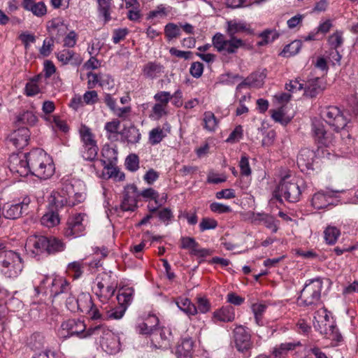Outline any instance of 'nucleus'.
<instances>
[{
	"label": "nucleus",
	"mask_w": 358,
	"mask_h": 358,
	"mask_svg": "<svg viewBox=\"0 0 358 358\" xmlns=\"http://www.w3.org/2000/svg\"><path fill=\"white\" fill-rule=\"evenodd\" d=\"M197 305V311L199 310L201 313H206L210 310V303L205 297H198Z\"/></svg>",
	"instance_id": "obj_64"
},
{
	"label": "nucleus",
	"mask_w": 358,
	"mask_h": 358,
	"mask_svg": "<svg viewBox=\"0 0 358 358\" xmlns=\"http://www.w3.org/2000/svg\"><path fill=\"white\" fill-rule=\"evenodd\" d=\"M156 103L168 106L169 102L171 99V94L166 91H160L154 96Z\"/></svg>",
	"instance_id": "obj_58"
},
{
	"label": "nucleus",
	"mask_w": 358,
	"mask_h": 358,
	"mask_svg": "<svg viewBox=\"0 0 358 358\" xmlns=\"http://www.w3.org/2000/svg\"><path fill=\"white\" fill-rule=\"evenodd\" d=\"M134 294V290L132 287L122 289L117 296L118 303L122 306H126V308H127V306L133 300Z\"/></svg>",
	"instance_id": "obj_37"
},
{
	"label": "nucleus",
	"mask_w": 358,
	"mask_h": 358,
	"mask_svg": "<svg viewBox=\"0 0 358 358\" xmlns=\"http://www.w3.org/2000/svg\"><path fill=\"white\" fill-rule=\"evenodd\" d=\"M125 166L127 169L131 171H136L139 169V159L135 154H131L126 158Z\"/></svg>",
	"instance_id": "obj_53"
},
{
	"label": "nucleus",
	"mask_w": 358,
	"mask_h": 358,
	"mask_svg": "<svg viewBox=\"0 0 358 358\" xmlns=\"http://www.w3.org/2000/svg\"><path fill=\"white\" fill-rule=\"evenodd\" d=\"M166 333H169V331L164 329H157L151 336V341L153 345L157 348H167L169 345V338L166 336Z\"/></svg>",
	"instance_id": "obj_33"
},
{
	"label": "nucleus",
	"mask_w": 358,
	"mask_h": 358,
	"mask_svg": "<svg viewBox=\"0 0 358 358\" xmlns=\"http://www.w3.org/2000/svg\"><path fill=\"white\" fill-rule=\"evenodd\" d=\"M99 15L103 17L105 22L110 20V9L112 0H96Z\"/></svg>",
	"instance_id": "obj_45"
},
{
	"label": "nucleus",
	"mask_w": 358,
	"mask_h": 358,
	"mask_svg": "<svg viewBox=\"0 0 358 358\" xmlns=\"http://www.w3.org/2000/svg\"><path fill=\"white\" fill-rule=\"evenodd\" d=\"M177 306L188 315H195L197 313L196 306L187 298H179L176 301Z\"/></svg>",
	"instance_id": "obj_38"
},
{
	"label": "nucleus",
	"mask_w": 358,
	"mask_h": 358,
	"mask_svg": "<svg viewBox=\"0 0 358 358\" xmlns=\"http://www.w3.org/2000/svg\"><path fill=\"white\" fill-rule=\"evenodd\" d=\"M313 325L327 338L338 342L341 341L342 336L336 327L329 322V316L326 308H320L315 313Z\"/></svg>",
	"instance_id": "obj_8"
},
{
	"label": "nucleus",
	"mask_w": 358,
	"mask_h": 358,
	"mask_svg": "<svg viewBox=\"0 0 358 358\" xmlns=\"http://www.w3.org/2000/svg\"><path fill=\"white\" fill-rule=\"evenodd\" d=\"M59 189L61 190V194L66 195L72 201H74L76 204L80 203L85 199L83 193L76 191L72 180L62 179L61 187Z\"/></svg>",
	"instance_id": "obj_21"
},
{
	"label": "nucleus",
	"mask_w": 358,
	"mask_h": 358,
	"mask_svg": "<svg viewBox=\"0 0 358 358\" xmlns=\"http://www.w3.org/2000/svg\"><path fill=\"white\" fill-rule=\"evenodd\" d=\"M266 76V70L255 71L239 83L236 90H241L244 87H260L263 85Z\"/></svg>",
	"instance_id": "obj_20"
},
{
	"label": "nucleus",
	"mask_w": 358,
	"mask_h": 358,
	"mask_svg": "<svg viewBox=\"0 0 358 358\" xmlns=\"http://www.w3.org/2000/svg\"><path fill=\"white\" fill-rule=\"evenodd\" d=\"M79 132L83 145H96V141L94 139V135L88 127L82 125Z\"/></svg>",
	"instance_id": "obj_39"
},
{
	"label": "nucleus",
	"mask_w": 358,
	"mask_h": 358,
	"mask_svg": "<svg viewBox=\"0 0 358 358\" xmlns=\"http://www.w3.org/2000/svg\"><path fill=\"white\" fill-rule=\"evenodd\" d=\"M227 34L228 37L221 33H216L212 38L213 47L217 52L223 55L236 54L239 49L245 46V43L235 35L248 30L246 24L236 20H229L227 22Z\"/></svg>",
	"instance_id": "obj_2"
},
{
	"label": "nucleus",
	"mask_w": 358,
	"mask_h": 358,
	"mask_svg": "<svg viewBox=\"0 0 358 358\" xmlns=\"http://www.w3.org/2000/svg\"><path fill=\"white\" fill-rule=\"evenodd\" d=\"M83 101L87 105H94L98 102L99 96L95 90L87 91L83 96Z\"/></svg>",
	"instance_id": "obj_61"
},
{
	"label": "nucleus",
	"mask_w": 358,
	"mask_h": 358,
	"mask_svg": "<svg viewBox=\"0 0 358 358\" xmlns=\"http://www.w3.org/2000/svg\"><path fill=\"white\" fill-rule=\"evenodd\" d=\"M306 188V184L302 178L287 176L280 182L275 196L280 200L283 197L287 201L294 203L299 200Z\"/></svg>",
	"instance_id": "obj_5"
},
{
	"label": "nucleus",
	"mask_w": 358,
	"mask_h": 358,
	"mask_svg": "<svg viewBox=\"0 0 358 358\" xmlns=\"http://www.w3.org/2000/svg\"><path fill=\"white\" fill-rule=\"evenodd\" d=\"M166 136L163 129L159 127L152 129L149 132V142L151 145H155L159 143Z\"/></svg>",
	"instance_id": "obj_46"
},
{
	"label": "nucleus",
	"mask_w": 358,
	"mask_h": 358,
	"mask_svg": "<svg viewBox=\"0 0 358 358\" xmlns=\"http://www.w3.org/2000/svg\"><path fill=\"white\" fill-rule=\"evenodd\" d=\"M157 215L159 220L166 225L169 224L170 222L173 218V215L170 208H164L157 211Z\"/></svg>",
	"instance_id": "obj_59"
},
{
	"label": "nucleus",
	"mask_w": 358,
	"mask_h": 358,
	"mask_svg": "<svg viewBox=\"0 0 358 358\" xmlns=\"http://www.w3.org/2000/svg\"><path fill=\"white\" fill-rule=\"evenodd\" d=\"M277 37V34L275 31L271 30H266L259 34L261 40L257 43L258 45L263 46L269 43L273 42Z\"/></svg>",
	"instance_id": "obj_52"
},
{
	"label": "nucleus",
	"mask_w": 358,
	"mask_h": 358,
	"mask_svg": "<svg viewBox=\"0 0 358 358\" xmlns=\"http://www.w3.org/2000/svg\"><path fill=\"white\" fill-rule=\"evenodd\" d=\"M100 85L102 88H104L108 90H110L113 89L115 85V82L112 76L107 73H100Z\"/></svg>",
	"instance_id": "obj_55"
},
{
	"label": "nucleus",
	"mask_w": 358,
	"mask_h": 358,
	"mask_svg": "<svg viewBox=\"0 0 358 358\" xmlns=\"http://www.w3.org/2000/svg\"><path fill=\"white\" fill-rule=\"evenodd\" d=\"M167 108L166 106L155 103L152 108L150 117L155 120H159L168 114Z\"/></svg>",
	"instance_id": "obj_51"
},
{
	"label": "nucleus",
	"mask_w": 358,
	"mask_h": 358,
	"mask_svg": "<svg viewBox=\"0 0 358 358\" xmlns=\"http://www.w3.org/2000/svg\"><path fill=\"white\" fill-rule=\"evenodd\" d=\"M126 310V306L120 305L118 307L108 310L106 317L108 319L119 320L123 317Z\"/></svg>",
	"instance_id": "obj_56"
},
{
	"label": "nucleus",
	"mask_w": 358,
	"mask_h": 358,
	"mask_svg": "<svg viewBox=\"0 0 358 358\" xmlns=\"http://www.w3.org/2000/svg\"><path fill=\"white\" fill-rule=\"evenodd\" d=\"M29 203V199H24L22 202L8 204L3 207V215L6 219H17L23 213L27 210Z\"/></svg>",
	"instance_id": "obj_19"
},
{
	"label": "nucleus",
	"mask_w": 358,
	"mask_h": 358,
	"mask_svg": "<svg viewBox=\"0 0 358 358\" xmlns=\"http://www.w3.org/2000/svg\"><path fill=\"white\" fill-rule=\"evenodd\" d=\"M340 234V230L336 227L329 226L324 231L325 241L329 244H334Z\"/></svg>",
	"instance_id": "obj_47"
},
{
	"label": "nucleus",
	"mask_w": 358,
	"mask_h": 358,
	"mask_svg": "<svg viewBox=\"0 0 358 358\" xmlns=\"http://www.w3.org/2000/svg\"><path fill=\"white\" fill-rule=\"evenodd\" d=\"M85 214L78 213L69 217L66 227L64 229V236L70 239L78 237L85 230L83 224Z\"/></svg>",
	"instance_id": "obj_13"
},
{
	"label": "nucleus",
	"mask_w": 358,
	"mask_h": 358,
	"mask_svg": "<svg viewBox=\"0 0 358 358\" xmlns=\"http://www.w3.org/2000/svg\"><path fill=\"white\" fill-rule=\"evenodd\" d=\"M93 304L92 296L89 293H81L78 296V312L85 314L89 313Z\"/></svg>",
	"instance_id": "obj_35"
},
{
	"label": "nucleus",
	"mask_w": 358,
	"mask_h": 358,
	"mask_svg": "<svg viewBox=\"0 0 358 358\" xmlns=\"http://www.w3.org/2000/svg\"><path fill=\"white\" fill-rule=\"evenodd\" d=\"M30 131L27 127H22L11 132L7 137L8 144L17 149H22L28 144Z\"/></svg>",
	"instance_id": "obj_15"
},
{
	"label": "nucleus",
	"mask_w": 358,
	"mask_h": 358,
	"mask_svg": "<svg viewBox=\"0 0 358 358\" xmlns=\"http://www.w3.org/2000/svg\"><path fill=\"white\" fill-rule=\"evenodd\" d=\"M328 43L331 49H337L341 46L343 43V32L341 31H335L329 37Z\"/></svg>",
	"instance_id": "obj_50"
},
{
	"label": "nucleus",
	"mask_w": 358,
	"mask_h": 358,
	"mask_svg": "<svg viewBox=\"0 0 358 358\" xmlns=\"http://www.w3.org/2000/svg\"><path fill=\"white\" fill-rule=\"evenodd\" d=\"M339 191L332 190L319 191L313 196L311 204L315 209L324 208L333 204L336 194Z\"/></svg>",
	"instance_id": "obj_17"
},
{
	"label": "nucleus",
	"mask_w": 358,
	"mask_h": 358,
	"mask_svg": "<svg viewBox=\"0 0 358 358\" xmlns=\"http://www.w3.org/2000/svg\"><path fill=\"white\" fill-rule=\"evenodd\" d=\"M16 122L19 124L32 126L37 122V117L33 111L27 110L17 116Z\"/></svg>",
	"instance_id": "obj_41"
},
{
	"label": "nucleus",
	"mask_w": 358,
	"mask_h": 358,
	"mask_svg": "<svg viewBox=\"0 0 358 358\" xmlns=\"http://www.w3.org/2000/svg\"><path fill=\"white\" fill-rule=\"evenodd\" d=\"M25 248L29 254L36 257L43 254L53 255L62 252L65 244L55 236L33 235L27 238Z\"/></svg>",
	"instance_id": "obj_3"
},
{
	"label": "nucleus",
	"mask_w": 358,
	"mask_h": 358,
	"mask_svg": "<svg viewBox=\"0 0 358 358\" xmlns=\"http://www.w3.org/2000/svg\"><path fill=\"white\" fill-rule=\"evenodd\" d=\"M41 76L38 75L31 78L27 84L24 88L25 94L28 96H33L40 92L39 87L37 83L39 81Z\"/></svg>",
	"instance_id": "obj_43"
},
{
	"label": "nucleus",
	"mask_w": 358,
	"mask_h": 358,
	"mask_svg": "<svg viewBox=\"0 0 358 358\" xmlns=\"http://www.w3.org/2000/svg\"><path fill=\"white\" fill-rule=\"evenodd\" d=\"M203 72V65L202 63L199 62H195L191 64L189 73L193 77L199 78L202 76Z\"/></svg>",
	"instance_id": "obj_63"
},
{
	"label": "nucleus",
	"mask_w": 358,
	"mask_h": 358,
	"mask_svg": "<svg viewBox=\"0 0 358 358\" xmlns=\"http://www.w3.org/2000/svg\"><path fill=\"white\" fill-rule=\"evenodd\" d=\"M24 268L23 259L18 252L7 250L0 253V270L7 278H16Z\"/></svg>",
	"instance_id": "obj_6"
},
{
	"label": "nucleus",
	"mask_w": 358,
	"mask_h": 358,
	"mask_svg": "<svg viewBox=\"0 0 358 358\" xmlns=\"http://www.w3.org/2000/svg\"><path fill=\"white\" fill-rule=\"evenodd\" d=\"M300 342H288L283 343L280 345H275L271 354L273 358H285L289 352L294 350L296 347L301 346Z\"/></svg>",
	"instance_id": "obj_27"
},
{
	"label": "nucleus",
	"mask_w": 358,
	"mask_h": 358,
	"mask_svg": "<svg viewBox=\"0 0 358 358\" xmlns=\"http://www.w3.org/2000/svg\"><path fill=\"white\" fill-rule=\"evenodd\" d=\"M271 113L272 118L277 122L286 124L290 121V119L285 116L283 107H280L276 110H272Z\"/></svg>",
	"instance_id": "obj_54"
},
{
	"label": "nucleus",
	"mask_w": 358,
	"mask_h": 358,
	"mask_svg": "<svg viewBox=\"0 0 358 358\" xmlns=\"http://www.w3.org/2000/svg\"><path fill=\"white\" fill-rule=\"evenodd\" d=\"M210 209L212 212L217 213H230L232 210L230 206L217 202L212 203L210 205Z\"/></svg>",
	"instance_id": "obj_62"
},
{
	"label": "nucleus",
	"mask_w": 358,
	"mask_h": 358,
	"mask_svg": "<svg viewBox=\"0 0 358 358\" xmlns=\"http://www.w3.org/2000/svg\"><path fill=\"white\" fill-rule=\"evenodd\" d=\"M158 324V317L155 315H150L144 322L136 326V331L140 334L152 336L157 329Z\"/></svg>",
	"instance_id": "obj_23"
},
{
	"label": "nucleus",
	"mask_w": 358,
	"mask_h": 358,
	"mask_svg": "<svg viewBox=\"0 0 358 358\" xmlns=\"http://www.w3.org/2000/svg\"><path fill=\"white\" fill-rule=\"evenodd\" d=\"M30 173L46 180L55 173L52 159L43 150L36 148L27 153Z\"/></svg>",
	"instance_id": "obj_4"
},
{
	"label": "nucleus",
	"mask_w": 358,
	"mask_h": 358,
	"mask_svg": "<svg viewBox=\"0 0 358 358\" xmlns=\"http://www.w3.org/2000/svg\"><path fill=\"white\" fill-rule=\"evenodd\" d=\"M180 242L181 248L182 249L189 250L192 255L206 257L211 255V251L209 249L199 248V243L194 238L187 236L182 237Z\"/></svg>",
	"instance_id": "obj_18"
},
{
	"label": "nucleus",
	"mask_w": 358,
	"mask_h": 358,
	"mask_svg": "<svg viewBox=\"0 0 358 358\" xmlns=\"http://www.w3.org/2000/svg\"><path fill=\"white\" fill-rule=\"evenodd\" d=\"M48 30L52 37L59 40L66 34L68 27L62 19L55 18L48 22Z\"/></svg>",
	"instance_id": "obj_24"
},
{
	"label": "nucleus",
	"mask_w": 358,
	"mask_h": 358,
	"mask_svg": "<svg viewBox=\"0 0 358 358\" xmlns=\"http://www.w3.org/2000/svg\"><path fill=\"white\" fill-rule=\"evenodd\" d=\"M51 196L52 198V201L54 203L57 208H62L64 206L72 207L76 205L74 201H72L64 194H61V190L59 189L53 192Z\"/></svg>",
	"instance_id": "obj_32"
},
{
	"label": "nucleus",
	"mask_w": 358,
	"mask_h": 358,
	"mask_svg": "<svg viewBox=\"0 0 358 358\" xmlns=\"http://www.w3.org/2000/svg\"><path fill=\"white\" fill-rule=\"evenodd\" d=\"M194 342L189 337L182 339L181 343L178 344L176 348V355L178 358H192Z\"/></svg>",
	"instance_id": "obj_28"
},
{
	"label": "nucleus",
	"mask_w": 358,
	"mask_h": 358,
	"mask_svg": "<svg viewBox=\"0 0 358 358\" xmlns=\"http://www.w3.org/2000/svg\"><path fill=\"white\" fill-rule=\"evenodd\" d=\"M83 264L80 262H73L68 265V272L73 279L79 278L83 272Z\"/></svg>",
	"instance_id": "obj_48"
},
{
	"label": "nucleus",
	"mask_w": 358,
	"mask_h": 358,
	"mask_svg": "<svg viewBox=\"0 0 358 358\" xmlns=\"http://www.w3.org/2000/svg\"><path fill=\"white\" fill-rule=\"evenodd\" d=\"M57 59L64 65L71 64L74 66H78L83 62V58L80 54L69 49L60 50L57 54Z\"/></svg>",
	"instance_id": "obj_22"
},
{
	"label": "nucleus",
	"mask_w": 358,
	"mask_h": 358,
	"mask_svg": "<svg viewBox=\"0 0 358 358\" xmlns=\"http://www.w3.org/2000/svg\"><path fill=\"white\" fill-rule=\"evenodd\" d=\"M322 281L320 278L308 280L301 291L298 298L300 305L315 306L320 303Z\"/></svg>",
	"instance_id": "obj_9"
},
{
	"label": "nucleus",
	"mask_w": 358,
	"mask_h": 358,
	"mask_svg": "<svg viewBox=\"0 0 358 358\" xmlns=\"http://www.w3.org/2000/svg\"><path fill=\"white\" fill-rule=\"evenodd\" d=\"M141 137L139 130L135 127H131L128 129L126 138L129 143H138Z\"/></svg>",
	"instance_id": "obj_60"
},
{
	"label": "nucleus",
	"mask_w": 358,
	"mask_h": 358,
	"mask_svg": "<svg viewBox=\"0 0 358 358\" xmlns=\"http://www.w3.org/2000/svg\"><path fill=\"white\" fill-rule=\"evenodd\" d=\"M22 6L25 10L31 11L37 17H42L47 12L46 6L43 2L35 3L34 0H23Z\"/></svg>",
	"instance_id": "obj_30"
},
{
	"label": "nucleus",
	"mask_w": 358,
	"mask_h": 358,
	"mask_svg": "<svg viewBox=\"0 0 358 358\" xmlns=\"http://www.w3.org/2000/svg\"><path fill=\"white\" fill-rule=\"evenodd\" d=\"M71 289L70 283L61 276H44L39 286L35 288L37 294L44 293L50 294L51 297H56L61 294L71 293Z\"/></svg>",
	"instance_id": "obj_7"
},
{
	"label": "nucleus",
	"mask_w": 358,
	"mask_h": 358,
	"mask_svg": "<svg viewBox=\"0 0 358 358\" xmlns=\"http://www.w3.org/2000/svg\"><path fill=\"white\" fill-rule=\"evenodd\" d=\"M163 66L156 62H149L143 68V74L145 77L154 79L163 72Z\"/></svg>",
	"instance_id": "obj_31"
},
{
	"label": "nucleus",
	"mask_w": 358,
	"mask_h": 358,
	"mask_svg": "<svg viewBox=\"0 0 358 358\" xmlns=\"http://www.w3.org/2000/svg\"><path fill=\"white\" fill-rule=\"evenodd\" d=\"M101 162L103 166H111L112 164L117 162V152L115 148H110L109 145L103 146L101 150Z\"/></svg>",
	"instance_id": "obj_34"
},
{
	"label": "nucleus",
	"mask_w": 358,
	"mask_h": 358,
	"mask_svg": "<svg viewBox=\"0 0 358 358\" xmlns=\"http://www.w3.org/2000/svg\"><path fill=\"white\" fill-rule=\"evenodd\" d=\"M97 145H83L80 152L82 157L87 161H93L96 159L98 153Z\"/></svg>",
	"instance_id": "obj_42"
},
{
	"label": "nucleus",
	"mask_w": 358,
	"mask_h": 358,
	"mask_svg": "<svg viewBox=\"0 0 358 358\" xmlns=\"http://www.w3.org/2000/svg\"><path fill=\"white\" fill-rule=\"evenodd\" d=\"M304 89V95L308 97H315L324 89L320 78H313L307 80Z\"/></svg>",
	"instance_id": "obj_26"
},
{
	"label": "nucleus",
	"mask_w": 358,
	"mask_h": 358,
	"mask_svg": "<svg viewBox=\"0 0 358 358\" xmlns=\"http://www.w3.org/2000/svg\"><path fill=\"white\" fill-rule=\"evenodd\" d=\"M217 227V222L210 217H203L199 223V229L201 231L214 229Z\"/></svg>",
	"instance_id": "obj_57"
},
{
	"label": "nucleus",
	"mask_w": 358,
	"mask_h": 358,
	"mask_svg": "<svg viewBox=\"0 0 358 358\" xmlns=\"http://www.w3.org/2000/svg\"><path fill=\"white\" fill-rule=\"evenodd\" d=\"M58 335L62 338L77 336L85 339L92 336H99L100 343L107 348L109 353H114L118 350L119 342L117 337L103 324L96 325L87 329L85 322L80 320L69 319L63 322Z\"/></svg>",
	"instance_id": "obj_1"
},
{
	"label": "nucleus",
	"mask_w": 358,
	"mask_h": 358,
	"mask_svg": "<svg viewBox=\"0 0 358 358\" xmlns=\"http://www.w3.org/2000/svg\"><path fill=\"white\" fill-rule=\"evenodd\" d=\"M203 128L209 132H214L219 124L218 120L211 111H206L203 113Z\"/></svg>",
	"instance_id": "obj_36"
},
{
	"label": "nucleus",
	"mask_w": 358,
	"mask_h": 358,
	"mask_svg": "<svg viewBox=\"0 0 358 358\" xmlns=\"http://www.w3.org/2000/svg\"><path fill=\"white\" fill-rule=\"evenodd\" d=\"M234 339L236 349L245 352L252 348V342L250 331L242 325L237 326L234 330Z\"/></svg>",
	"instance_id": "obj_14"
},
{
	"label": "nucleus",
	"mask_w": 358,
	"mask_h": 358,
	"mask_svg": "<svg viewBox=\"0 0 358 358\" xmlns=\"http://www.w3.org/2000/svg\"><path fill=\"white\" fill-rule=\"evenodd\" d=\"M41 222L48 228L53 227L59 223V217L57 213L49 212L43 215Z\"/></svg>",
	"instance_id": "obj_44"
},
{
	"label": "nucleus",
	"mask_w": 358,
	"mask_h": 358,
	"mask_svg": "<svg viewBox=\"0 0 358 358\" xmlns=\"http://www.w3.org/2000/svg\"><path fill=\"white\" fill-rule=\"evenodd\" d=\"M321 115L325 122L336 132L348 130L350 120L336 106H327L321 111Z\"/></svg>",
	"instance_id": "obj_10"
},
{
	"label": "nucleus",
	"mask_w": 358,
	"mask_h": 358,
	"mask_svg": "<svg viewBox=\"0 0 358 358\" xmlns=\"http://www.w3.org/2000/svg\"><path fill=\"white\" fill-rule=\"evenodd\" d=\"M311 131L315 143L320 146L328 147L334 142V135L326 129V126L322 121H313Z\"/></svg>",
	"instance_id": "obj_11"
},
{
	"label": "nucleus",
	"mask_w": 358,
	"mask_h": 358,
	"mask_svg": "<svg viewBox=\"0 0 358 358\" xmlns=\"http://www.w3.org/2000/svg\"><path fill=\"white\" fill-rule=\"evenodd\" d=\"M251 308L255 315V322L258 325H262V318L266 309V306L263 303H253Z\"/></svg>",
	"instance_id": "obj_49"
},
{
	"label": "nucleus",
	"mask_w": 358,
	"mask_h": 358,
	"mask_svg": "<svg viewBox=\"0 0 358 358\" xmlns=\"http://www.w3.org/2000/svg\"><path fill=\"white\" fill-rule=\"evenodd\" d=\"M181 31L180 26L178 24L169 22L164 27V35L168 41H171L173 39L178 38L180 36Z\"/></svg>",
	"instance_id": "obj_40"
},
{
	"label": "nucleus",
	"mask_w": 358,
	"mask_h": 358,
	"mask_svg": "<svg viewBox=\"0 0 358 358\" xmlns=\"http://www.w3.org/2000/svg\"><path fill=\"white\" fill-rule=\"evenodd\" d=\"M115 291L113 285L99 281L97 282L95 294L101 302L105 303L113 296Z\"/></svg>",
	"instance_id": "obj_29"
},
{
	"label": "nucleus",
	"mask_w": 358,
	"mask_h": 358,
	"mask_svg": "<svg viewBox=\"0 0 358 358\" xmlns=\"http://www.w3.org/2000/svg\"><path fill=\"white\" fill-rule=\"evenodd\" d=\"M138 193L137 187L134 185H128L124 188L123 199L121 203V208L123 211H134L137 206V197Z\"/></svg>",
	"instance_id": "obj_16"
},
{
	"label": "nucleus",
	"mask_w": 358,
	"mask_h": 358,
	"mask_svg": "<svg viewBox=\"0 0 358 358\" xmlns=\"http://www.w3.org/2000/svg\"><path fill=\"white\" fill-rule=\"evenodd\" d=\"M10 171L21 177L27 176L30 173L27 154L13 155L9 158Z\"/></svg>",
	"instance_id": "obj_12"
},
{
	"label": "nucleus",
	"mask_w": 358,
	"mask_h": 358,
	"mask_svg": "<svg viewBox=\"0 0 358 358\" xmlns=\"http://www.w3.org/2000/svg\"><path fill=\"white\" fill-rule=\"evenodd\" d=\"M235 319V311L232 306H223L213 313L212 320L214 322H230Z\"/></svg>",
	"instance_id": "obj_25"
}]
</instances>
